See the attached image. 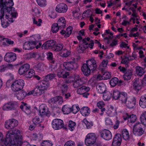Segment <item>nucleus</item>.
I'll use <instances>...</instances> for the list:
<instances>
[{
	"mask_svg": "<svg viewBox=\"0 0 146 146\" xmlns=\"http://www.w3.org/2000/svg\"><path fill=\"white\" fill-rule=\"evenodd\" d=\"M4 143L6 146H18V129L10 130L6 132Z\"/></svg>",
	"mask_w": 146,
	"mask_h": 146,
	"instance_id": "obj_1",
	"label": "nucleus"
},
{
	"mask_svg": "<svg viewBox=\"0 0 146 146\" xmlns=\"http://www.w3.org/2000/svg\"><path fill=\"white\" fill-rule=\"evenodd\" d=\"M97 67L96 61L94 58L90 59L86 61L81 68L83 74L86 76L90 75L91 72L95 70Z\"/></svg>",
	"mask_w": 146,
	"mask_h": 146,
	"instance_id": "obj_2",
	"label": "nucleus"
},
{
	"mask_svg": "<svg viewBox=\"0 0 146 146\" xmlns=\"http://www.w3.org/2000/svg\"><path fill=\"white\" fill-rule=\"evenodd\" d=\"M13 14V16L15 17L16 13L15 12V8L10 7L3 4H0V19H1L5 15H9Z\"/></svg>",
	"mask_w": 146,
	"mask_h": 146,
	"instance_id": "obj_3",
	"label": "nucleus"
},
{
	"mask_svg": "<svg viewBox=\"0 0 146 146\" xmlns=\"http://www.w3.org/2000/svg\"><path fill=\"white\" fill-rule=\"evenodd\" d=\"M126 5L129 6L130 9L132 11L133 13L132 15V17L130 19V20H132L133 22V23H136L137 24L139 23V19L137 17V14L135 12L134 9L137 7V3L135 4L132 3V2H127L126 3Z\"/></svg>",
	"mask_w": 146,
	"mask_h": 146,
	"instance_id": "obj_4",
	"label": "nucleus"
},
{
	"mask_svg": "<svg viewBox=\"0 0 146 146\" xmlns=\"http://www.w3.org/2000/svg\"><path fill=\"white\" fill-rule=\"evenodd\" d=\"M96 137L94 133H90L86 136L84 143L87 146H90L93 145L95 142Z\"/></svg>",
	"mask_w": 146,
	"mask_h": 146,
	"instance_id": "obj_5",
	"label": "nucleus"
},
{
	"mask_svg": "<svg viewBox=\"0 0 146 146\" xmlns=\"http://www.w3.org/2000/svg\"><path fill=\"white\" fill-rule=\"evenodd\" d=\"M15 13H16V16L15 17H13V14H10L9 15H5V18H3V19L1 20V25L2 27L4 28H6L9 25V23L8 21L11 22V23L13 22L14 21V20L13 18H11L10 17H13V18H15L17 16V13L15 11Z\"/></svg>",
	"mask_w": 146,
	"mask_h": 146,
	"instance_id": "obj_6",
	"label": "nucleus"
},
{
	"mask_svg": "<svg viewBox=\"0 0 146 146\" xmlns=\"http://www.w3.org/2000/svg\"><path fill=\"white\" fill-rule=\"evenodd\" d=\"M144 132L142 125L139 122L137 123L134 125L133 128V134L136 136H140Z\"/></svg>",
	"mask_w": 146,
	"mask_h": 146,
	"instance_id": "obj_7",
	"label": "nucleus"
},
{
	"mask_svg": "<svg viewBox=\"0 0 146 146\" xmlns=\"http://www.w3.org/2000/svg\"><path fill=\"white\" fill-rule=\"evenodd\" d=\"M52 127L54 130H59L62 128L64 126L63 120L58 119H54L52 123Z\"/></svg>",
	"mask_w": 146,
	"mask_h": 146,
	"instance_id": "obj_8",
	"label": "nucleus"
},
{
	"mask_svg": "<svg viewBox=\"0 0 146 146\" xmlns=\"http://www.w3.org/2000/svg\"><path fill=\"white\" fill-rule=\"evenodd\" d=\"M44 92V91L40 85H37L34 88V90L29 92L27 93V95H33L34 96H40Z\"/></svg>",
	"mask_w": 146,
	"mask_h": 146,
	"instance_id": "obj_9",
	"label": "nucleus"
},
{
	"mask_svg": "<svg viewBox=\"0 0 146 146\" xmlns=\"http://www.w3.org/2000/svg\"><path fill=\"white\" fill-rule=\"evenodd\" d=\"M18 124L17 120L14 119L8 120L5 123V127L8 129H13L17 126Z\"/></svg>",
	"mask_w": 146,
	"mask_h": 146,
	"instance_id": "obj_10",
	"label": "nucleus"
},
{
	"mask_svg": "<svg viewBox=\"0 0 146 146\" xmlns=\"http://www.w3.org/2000/svg\"><path fill=\"white\" fill-rule=\"evenodd\" d=\"M136 102V98L134 97H131L128 98L124 106L130 109H134L135 107Z\"/></svg>",
	"mask_w": 146,
	"mask_h": 146,
	"instance_id": "obj_11",
	"label": "nucleus"
},
{
	"mask_svg": "<svg viewBox=\"0 0 146 146\" xmlns=\"http://www.w3.org/2000/svg\"><path fill=\"white\" fill-rule=\"evenodd\" d=\"M77 67V64L75 62L73 61L66 62L63 64V68L66 70H71Z\"/></svg>",
	"mask_w": 146,
	"mask_h": 146,
	"instance_id": "obj_12",
	"label": "nucleus"
},
{
	"mask_svg": "<svg viewBox=\"0 0 146 146\" xmlns=\"http://www.w3.org/2000/svg\"><path fill=\"white\" fill-rule=\"evenodd\" d=\"M17 59L16 54L13 52L7 53L5 56L4 59L8 62H11L15 61Z\"/></svg>",
	"mask_w": 146,
	"mask_h": 146,
	"instance_id": "obj_13",
	"label": "nucleus"
},
{
	"mask_svg": "<svg viewBox=\"0 0 146 146\" xmlns=\"http://www.w3.org/2000/svg\"><path fill=\"white\" fill-rule=\"evenodd\" d=\"M68 7L65 4L61 3L58 4L56 8V11L59 13H65L66 12Z\"/></svg>",
	"mask_w": 146,
	"mask_h": 146,
	"instance_id": "obj_14",
	"label": "nucleus"
},
{
	"mask_svg": "<svg viewBox=\"0 0 146 146\" xmlns=\"http://www.w3.org/2000/svg\"><path fill=\"white\" fill-rule=\"evenodd\" d=\"M101 137L106 140H109L112 138L111 132L109 130L106 129L101 133Z\"/></svg>",
	"mask_w": 146,
	"mask_h": 146,
	"instance_id": "obj_15",
	"label": "nucleus"
},
{
	"mask_svg": "<svg viewBox=\"0 0 146 146\" xmlns=\"http://www.w3.org/2000/svg\"><path fill=\"white\" fill-rule=\"evenodd\" d=\"M57 76L59 78H66L69 76V73L68 72H66L61 66L57 70Z\"/></svg>",
	"mask_w": 146,
	"mask_h": 146,
	"instance_id": "obj_16",
	"label": "nucleus"
},
{
	"mask_svg": "<svg viewBox=\"0 0 146 146\" xmlns=\"http://www.w3.org/2000/svg\"><path fill=\"white\" fill-rule=\"evenodd\" d=\"M121 141V137L119 134H116L113 138L112 143V146H120Z\"/></svg>",
	"mask_w": 146,
	"mask_h": 146,
	"instance_id": "obj_17",
	"label": "nucleus"
},
{
	"mask_svg": "<svg viewBox=\"0 0 146 146\" xmlns=\"http://www.w3.org/2000/svg\"><path fill=\"white\" fill-rule=\"evenodd\" d=\"M143 86L142 80L138 79L135 80L133 84V88L135 90L139 91L141 89Z\"/></svg>",
	"mask_w": 146,
	"mask_h": 146,
	"instance_id": "obj_18",
	"label": "nucleus"
},
{
	"mask_svg": "<svg viewBox=\"0 0 146 146\" xmlns=\"http://www.w3.org/2000/svg\"><path fill=\"white\" fill-rule=\"evenodd\" d=\"M106 113L110 117H112L116 113V109L111 105L107 106L106 110Z\"/></svg>",
	"mask_w": 146,
	"mask_h": 146,
	"instance_id": "obj_19",
	"label": "nucleus"
},
{
	"mask_svg": "<svg viewBox=\"0 0 146 146\" xmlns=\"http://www.w3.org/2000/svg\"><path fill=\"white\" fill-rule=\"evenodd\" d=\"M17 106V105L16 104L11 102H9L3 106V110L5 111L10 110L12 109H14Z\"/></svg>",
	"mask_w": 146,
	"mask_h": 146,
	"instance_id": "obj_20",
	"label": "nucleus"
},
{
	"mask_svg": "<svg viewBox=\"0 0 146 146\" xmlns=\"http://www.w3.org/2000/svg\"><path fill=\"white\" fill-rule=\"evenodd\" d=\"M98 92L100 94H104L106 91V86L103 83H100L98 84L96 86Z\"/></svg>",
	"mask_w": 146,
	"mask_h": 146,
	"instance_id": "obj_21",
	"label": "nucleus"
},
{
	"mask_svg": "<svg viewBox=\"0 0 146 146\" xmlns=\"http://www.w3.org/2000/svg\"><path fill=\"white\" fill-rule=\"evenodd\" d=\"M121 94L119 99L121 104L124 106L128 99V95L125 92H122Z\"/></svg>",
	"mask_w": 146,
	"mask_h": 146,
	"instance_id": "obj_22",
	"label": "nucleus"
},
{
	"mask_svg": "<svg viewBox=\"0 0 146 146\" xmlns=\"http://www.w3.org/2000/svg\"><path fill=\"white\" fill-rule=\"evenodd\" d=\"M39 112L41 116L47 115L48 113V111L46 106L44 104L40 105L39 107Z\"/></svg>",
	"mask_w": 146,
	"mask_h": 146,
	"instance_id": "obj_23",
	"label": "nucleus"
},
{
	"mask_svg": "<svg viewBox=\"0 0 146 146\" xmlns=\"http://www.w3.org/2000/svg\"><path fill=\"white\" fill-rule=\"evenodd\" d=\"M30 68V65L27 64H25L21 66L19 69V74L22 75L28 70Z\"/></svg>",
	"mask_w": 146,
	"mask_h": 146,
	"instance_id": "obj_24",
	"label": "nucleus"
},
{
	"mask_svg": "<svg viewBox=\"0 0 146 146\" xmlns=\"http://www.w3.org/2000/svg\"><path fill=\"white\" fill-rule=\"evenodd\" d=\"M20 108L22 111L27 114L30 113L31 112L30 107L27 106V104L25 103L22 102Z\"/></svg>",
	"mask_w": 146,
	"mask_h": 146,
	"instance_id": "obj_25",
	"label": "nucleus"
},
{
	"mask_svg": "<svg viewBox=\"0 0 146 146\" xmlns=\"http://www.w3.org/2000/svg\"><path fill=\"white\" fill-rule=\"evenodd\" d=\"M60 28H64L66 27V21L65 18L61 17L58 20L56 23Z\"/></svg>",
	"mask_w": 146,
	"mask_h": 146,
	"instance_id": "obj_26",
	"label": "nucleus"
},
{
	"mask_svg": "<svg viewBox=\"0 0 146 146\" xmlns=\"http://www.w3.org/2000/svg\"><path fill=\"white\" fill-rule=\"evenodd\" d=\"M90 90L89 87L84 86L78 88L77 90V93L79 94H82L86 92H88Z\"/></svg>",
	"mask_w": 146,
	"mask_h": 146,
	"instance_id": "obj_27",
	"label": "nucleus"
},
{
	"mask_svg": "<svg viewBox=\"0 0 146 146\" xmlns=\"http://www.w3.org/2000/svg\"><path fill=\"white\" fill-rule=\"evenodd\" d=\"M139 105L142 108H146V95L141 96L139 101Z\"/></svg>",
	"mask_w": 146,
	"mask_h": 146,
	"instance_id": "obj_28",
	"label": "nucleus"
},
{
	"mask_svg": "<svg viewBox=\"0 0 146 146\" xmlns=\"http://www.w3.org/2000/svg\"><path fill=\"white\" fill-rule=\"evenodd\" d=\"M80 112L82 115L86 116H88L90 114V110L88 107L84 106L81 108Z\"/></svg>",
	"mask_w": 146,
	"mask_h": 146,
	"instance_id": "obj_29",
	"label": "nucleus"
},
{
	"mask_svg": "<svg viewBox=\"0 0 146 146\" xmlns=\"http://www.w3.org/2000/svg\"><path fill=\"white\" fill-rule=\"evenodd\" d=\"M81 43H82L84 45H88L89 46H93L94 44L93 41L90 40L89 37L85 38L80 41Z\"/></svg>",
	"mask_w": 146,
	"mask_h": 146,
	"instance_id": "obj_30",
	"label": "nucleus"
},
{
	"mask_svg": "<svg viewBox=\"0 0 146 146\" xmlns=\"http://www.w3.org/2000/svg\"><path fill=\"white\" fill-rule=\"evenodd\" d=\"M135 72L137 76H141L145 73V71L143 68L137 66L135 67Z\"/></svg>",
	"mask_w": 146,
	"mask_h": 146,
	"instance_id": "obj_31",
	"label": "nucleus"
},
{
	"mask_svg": "<svg viewBox=\"0 0 146 146\" xmlns=\"http://www.w3.org/2000/svg\"><path fill=\"white\" fill-rule=\"evenodd\" d=\"M0 4L6 5L10 7H13L14 3L13 0H0Z\"/></svg>",
	"mask_w": 146,
	"mask_h": 146,
	"instance_id": "obj_32",
	"label": "nucleus"
},
{
	"mask_svg": "<svg viewBox=\"0 0 146 146\" xmlns=\"http://www.w3.org/2000/svg\"><path fill=\"white\" fill-rule=\"evenodd\" d=\"M11 89L13 92H15L18 91V80H15L11 85Z\"/></svg>",
	"mask_w": 146,
	"mask_h": 146,
	"instance_id": "obj_33",
	"label": "nucleus"
},
{
	"mask_svg": "<svg viewBox=\"0 0 146 146\" xmlns=\"http://www.w3.org/2000/svg\"><path fill=\"white\" fill-rule=\"evenodd\" d=\"M0 37L3 38L0 40V42L3 43V45H6L7 44L11 45L13 44L14 42L8 38H3V36H0Z\"/></svg>",
	"mask_w": 146,
	"mask_h": 146,
	"instance_id": "obj_34",
	"label": "nucleus"
},
{
	"mask_svg": "<svg viewBox=\"0 0 146 146\" xmlns=\"http://www.w3.org/2000/svg\"><path fill=\"white\" fill-rule=\"evenodd\" d=\"M122 135L123 139L125 140H129L130 138V135L129 131L126 129H124L122 130Z\"/></svg>",
	"mask_w": 146,
	"mask_h": 146,
	"instance_id": "obj_35",
	"label": "nucleus"
},
{
	"mask_svg": "<svg viewBox=\"0 0 146 146\" xmlns=\"http://www.w3.org/2000/svg\"><path fill=\"white\" fill-rule=\"evenodd\" d=\"M93 11L92 9H89L85 11L82 15V17L83 18H85L89 17L91 15H93Z\"/></svg>",
	"mask_w": 146,
	"mask_h": 146,
	"instance_id": "obj_36",
	"label": "nucleus"
},
{
	"mask_svg": "<svg viewBox=\"0 0 146 146\" xmlns=\"http://www.w3.org/2000/svg\"><path fill=\"white\" fill-rule=\"evenodd\" d=\"M121 92L117 90H114L112 94L113 98L115 100L119 99L121 94Z\"/></svg>",
	"mask_w": 146,
	"mask_h": 146,
	"instance_id": "obj_37",
	"label": "nucleus"
},
{
	"mask_svg": "<svg viewBox=\"0 0 146 146\" xmlns=\"http://www.w3.org/2000/svg\"><path fill=\"white\" fill-rule=\"evenodd\" d=\"M76 126V123L75 122L72 121L70 120L69 121L68 124V129L71 131H74Z\"/></svg>",
	"mask_w": 146,
	"mask_h": 146,
	"instance_id": "obj_38",
	"label": "nucleus"
},
{
	"mask_svg": "<svg viewBox=\"0 0 146 146\" xmlns=\"http://www.w3.org/2000/svg\"><path fill=\"white\" fill-rule=\"evenodd\" d=\"M79 77H76V79H75L74 84L73 86L74 88H77L83 84V82L82 80L80 79H79Z\"/></svg>",
	"mask_w": 146,
	"mask_h": 146,
	"instance_id": "obj_39",
	"label": "nucleus"
},
{
	"mask_svg": "<svg viewBox=\"0 0 146 146\" xmlns=\"http://www.w3.org/2000/svg\"><path fill=\"white\" fill-rule=\"evenodd\" d=\"M44 91V90H46L50 86L49 83L46 81H43L41 84L40 85Z\"/></svg>",
	"mask_w": 146,
	"mask_h": 146,
	"instance_id": "obj_40",
	"label": "nucleus"
},
{
	"mask_svg": "<svg viewBox=\"0 0 146 146\" xmlns=\"http://www.w3.org/2000/svg\"><path fill=\"white\" fill-rule=\"evenodd\" d=\"M62 111L64 114H68L71 111V109L70 106L65 105L62 107Z\"/></svg>",
	"mask_w": 146,
	"mask_h": 146,
	"instance_id": "obj_41",
	"label": "nucleus"
},
{
	"mask_svg": "<svg viewBox=\"0 0 146 146\" xmlns=\"http://www.w3.org/2000/svg\"><path fill=\"white\" fill-rule=\"evenodd\" d=\"M70 52L67 49L63 48L60 52L61 56L64 57H66L68 56L70 54Z\"/></svg>",
	"mask_w": 146,
	"mask_h": 146,
	"instance_id": "obj_42",
	"label": "nucleus"
},
{
	"mask_svg": "<svg viewBox=\"0 0 146 146\" xmlns=\"http://www.w3.org/2000/svg\"><path fill=\"white\" fill-rule=\"evenodd\" d=\"M111 96V94L109 92H107L104 93L102 98L105 101L109 100Z\"/></svg>",
	"mask_w": 146,
	"mask_h": 146,
	"instance_id": "obj_43",
	"label": "nucleus"
},
{
	"mask_svg": "<svg viewBox=\"0 0 146 146\" xmlns=\"http://www.w3.org/2000/svg\"><path fill=\"white\" fill-rule=\"evenodd\" d=\"M47 58L51 63L52 64H54L55 61L53 60V54L51 52H48L46 54Z\"/></svg>",
	"mask_w": 146,
	"mask_h": 146,
	"instance_id": "obj_44",
	"label": "nucleus"
},
{
	"mask_svg": "<svg viewBox=\"0 0 146 146\" xmlns=\"http://www.w3.org/2000/svg\"><path fill=\"white\" fill-rule=\"evenodd\" d=\"M142 123L146 127V111H144L141 116Z\"/></svg>",
	"mask_w": 146,
	"mask_h": 146,
	"instance_id": "obj_45",
	"label": "nucleus"
},
{
	"mask_svg": "<svg viewBox=\"0 0 146 146\" xmlns=\"http://www.w3.org/2000/svg\"><path fill=\"white\" fill-rule=\"evenodd\" d=\"M118 82V78L116 77H114L110 80V83L111 86L114 87L117 84Z\"/></svg>",
	"mask_w": 146,
	"mask_h": 146,
	"instance_id": "obj_46",
	"label": "nucleus"
},
{
	"mask_svg": "<svg viewBox=\"0 0 146 146\" xmlns=\"http://www.w3.org/2000/svg\"><path fill=\"white\" fill-rule=\"evenodd\" d=\"M59 27L56 23L53 24L52 26L51 31L53 33H57L58 31Z\"/></svg>",
	"mask_w": 146,
	"mask_h": 146,
	"instance_id": "obj_47",
	"label": "nucleus"
},
{
	"mask_svg": "<svg viewBox=\"0 0 146 146\" xmlns=\"http://www.w3.org/2000/svg\"><path fill=\"white\" fill-rule=\"evenodd\" d=\"M33 22L34 24L36 25L38 27H40L41 26V24L42 23V21L40 19H38L37 20H36L34 18H33Z\"/></svg>",
	"mask_w": 146,
	"mask_h": 146,
	"instance_id": "obj_48",
	"label": "nucleus"
},
{
	"mask_svg": "<svg viewBox=\"0 0 146 146\" xmlns=\"http://www.w3.org/2000/svg\"><path fill=\"white\" fill-rule=\"evenodd\" d=\"M35 74V71L33 70H30L28 72L25 74V76L27 78H31L33 76H34Z\"/></svg>",
	"mask_w": 146,
	"mask_h": 146,
	"instance_id": "obj_49",
	"label": "nucleus"
},
{
	"mask_svg": "<svg viewBox=\"0 0 146 146\" xmlns=\"http://www.w3.org/2000/svg\"><path fill=\"white\" fill-rule=\"evenodd\" d=\"M56 44V42L53 40H50L46 42L42 46H54Z\"/></svg>",
	"mask_w": 146,
	"mask_h": 146,
	"instance_id": "obj_50",
	"label": "nucleus"
},
{
	"mask_svg": "<svg viewBox=\"0 0 146 146\" xmlns=\"http://www.w3.org/2000/svg\"><path fill=\"white\" fill-rule=\"evenodd\" d=\"M83 122L86 125L87 129L91 128L93 125V124L92 122L88 121L86 119H84Z\"/></svg>",
	"mask_w": 146,
	"mask_h": 146,
	"instance_id": "obj_51",
	"label": "nucleus"
},
{
	"mask_svg": "<svg viewBox=\"0 0 146 146\" xmlns=\"http://www.w3.org/2000/svg\"><path fill=\"white\" fill-rule=\"evenodd\" d=\"M22 136L21 135L19 136V145L20 146H25L27 144L26 141H23Z\"/></svg>",
	"mask_w": 146,
	"mask_h": 146,
	"instance_id": "obj_52",
	"label": "nucleus"
},
{
	"mask_svg": "<svg viewBox=\"0 0 146 146\" xmlns=\"http://www.w3.org/2000/svg\"><path fill=\"white\" fill-rule=\"evenodd\" d=\"M36 1L38 4L41 7H44L46 5V0H36Z\"/></svg>",
	"mask_w": 146,
	"mask_h": 146,
	"instance_id": "obj_53",
	"label": "nucleus"
},
{
	"mask_svg": "<svg viewBox=\"0 0 146 146\" xmlns=\"http://www.w3.org/2000/svg\"><path fill=\"white\" fill-rule=\"evenodd\" d=\"M72 27L71 26H69L67 28L66 31V34L65 35L64 37H68L72 33Z\"/></svg>",
	"mask_w": 146,
	"mask_h": 146,
	"instance_id": "obj_54",
	"label": "nucleus"
},
{
	"mask_svg": "<svg viewBox=\"0 0 146 146\" xmlns=\"http://www.w3.org/2000/svg\"><path fill=\"white\" fill-rule=\"evenodd\" d=\"M104 80H107L110 78L111 77V73L108 71L105 72L103 75Z\"/></svg>",
	"mask_w": 146,
	"mask_h": 146,
	"instance_id": "obj_55",
	"label": "nucleus"
},
{
	"mask_svg": "<svg viewBox=\"0 0 146 146\" xmlns=\"http://www.w3.org/2000/svg\"><path fill=\"white\" fill-rule=\"evenodd\" d=\"M41 146H52L53 144L51 141H44L41 143Z\"/></svg>",
	"mask_w": 146,
	"mask_h": 146,
	"instance_id": "obj_56",
	"label": "nucleus"
},
{
	"mask_svg": "<svg viewBox=\"0 0 146 146\" xmlns=\"http://www.w3.org/2000/svg\"><path fill=\"white\" fill-rule=\"evenodd\" d=\"M80 110V108L77 105H74L72 107L71 111L74 113H76Z\"/></svg>",
	"mask_w": 146,
	"mask_h": 146,
	"instance_id": "obj_57",
	"label": "nucleus"
},
{
	"mask_svg": "<svg viewBox=\"0 0 146 146\" xmlns=\"http://www.w3.org/2000/svg\"><path fill=\"white\" fill-rule=\"evenodd\" d=\"M137 119V117L135 115H132L129 116L128 118V121L131 123H134Z\"/></svg>",
	"mask_w": 146,
	"mask_h": 146,
	"instance_id": "obj_58",
	"label": "nucleus"
},
{
	"mask_svg": "<svg viewBox=\"0 0 146 146\" xmlns=\"http://www.w3.org/2000/svg\"><path fill=\"white\" fill-rule=\"evenodd\" d=\"M76 77H78V76L77 75L75 77L70 76L68 77L66 81V83H69L74 81V80H75V79H76Z\"/></svg>",
	"mask_w": 146,
	"mask_h": 146,
	"instance_id": "obj_59",
	"label": "nucleus"
},
{
	"mask_svg": "<svg viewBox=\"0 0 146 146\" xmlns=\"http://www.w3.org/2000/svg\"><path fill=\"white\" fill-rule=\"evenodd\" d=\"M32 14L36 16H38L40 13V10L36 8H33L32 10Z\"/></svg>",
	"mask_w": 146,
	"mask_h": 146,
	"instance_id": "obj_60",
	"label": "nucleus"
},
{
	"mask_svg": "<svg viewBox=\"0 0 146 146\" xmlns=\"http://www.w3.org/2000/svg\"><path fill=\"white\" fill-rule=\"evenodd\" d=\"M55 76V74H50L45 77V79L46 81H48L49 80H51L54 78Z\"/></svg>",
	"mask_w": 146,
	"mask_h": 146,
	"instance_id": "obj_61",
	"label": "nucleus"
},
{
	"mask_svg": "<svg viewBox=\"0 0 146 146\" xmlns=\"http://www.w3.org/2000/svg\"><path fill=\"white\" fill-rule=\"evenodd\" d=\"M27 95V94L23 90H19V95L21 99H23Z\"/></svg>",
	"mask_w": 146,
	"mask_h": 146,
	"instance_id": "obj_62",
	"label": "nucleus"
},
{
	"mask_svg": "<svg viewBox=\"0 0 146 146\" xmlns=\"http://www.w3.org/2000/svg\"><path fill=\"white\" fill-rule=\"evenodd\" d=\"M88 48V46H78L76 49L79 52L81 53Z\"/></svg>",
	"mask_w": 146,
	"mask_h": 146,
	"instance_id": "obj_63",
	"label": "nucleus"
},
{
	"mask_svg": "<svg viewBox=\"0 0 146 146\" xmlns=\"http://www.w3.org/2000/svg\"><path fill=\"white\" fill-rule=\"evenodd\" d=\"M75 142L69 140L67 141L64 145V146H75Z\"/></svg>",
	"mask_w": 146,
	"mask_h": 146,
	"instance_id": "obj_64",
	"label": "nucleus"
}]
</instances>
